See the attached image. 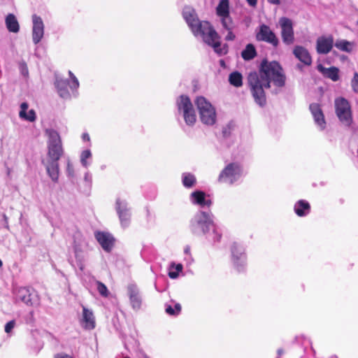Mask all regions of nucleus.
I'll list each match as a JSON object with an SVG mask.
<instances>
[{
    "label": "nucleus",
    "mask_w": 358,
    "mask_h": 358,
    "mask_svg": "<svg viewBox=\"0 0 358 358\" xmlns=\"http://www.w3.org/2000/svg\"><path fill=\"white\" fill-rule=\"evenodd\" d=\"M248 79L255 101L261 107L266 103L264 88L270 87L271 80L278 87L284 86L285 83L282 69L277 62L263 61L259 72L250 73Z\"/></svg>",
    "instance_id": "obj_1"
},
{
    "label": "nucleus",
    "mask_w": 358,
    "mask_h": 358,
    "mask_svg": "<svg viewBox=\"0 0 358 358\" xmlns=\"http://www.w3.org/2000/svg\"><path fill=\"white\" fill-rule=\"evenodd\" d=\"M182 16L194 36L201 37L203 42L213 47L219 55L227 53L226 48L220 47V36L217 31L208 22L199 20L193 8L185 6L182 10Z\"/></svg>",
    "instance_id": "obj_2"
},
{
    "label": "nucleus",
    "mask_w": 358,
    "mask_h": 358,
    "mask_svg": "<svg viewBox=\"0 0 358 358\" xmlns=\"http://www.w3.org/2000/svg\"><path fill=\"white\" fill-rule=\"evenodd\" d=\"M189 229L195 236H206L213 243L220 242L222 234L213 222V214L210 211L199 210L191 218Z\"/></svg>",
    "instance_id": "obj_3"
},
{
    "label": "nucleus",
    "mask_w": 358,
    "mask_h": 358,
    "mask_svg": "<svg viewBox=\"0 0 358 358\" xmlns=\"http://www.w3.org/2000/svg\"><path fill=\"white\" fill-rule=\"evenodd\" d=\"M177 119L182 118L185 124L189 127L194 125L196 121V112L189 97L182 94L176 100Z\"/></svg>",
    "instance_id": "obj_4"
},
{
    "label": "nucleus",
    "mask_w": 358,
    "mask_h": 358,
    "mask_svg": "<svg viewBox=\"0 0 358 358\" xmlns=\"http://www.w3.org/2000/svg\"><path fill=\"white\" fill-rule=\"evenodd\" d=\"M200 119L203 124L212 126L216 122L217 114L215 107L203 96L195 100Z\"/></svg>",
    "instance_id": "obj_5"
},
{
    "label": "nucleus",
    "mask_w": 358,
    "mask_h": 358,
    "mask_svg": "<svg viewBox=\"0 0 358 358\" xmlns=\"http://www.w3.org/2000/svg\"><path fill=\"white\" fill-rule=\"evenodd\" d=\"M45 134L48 138V154L45 159L59 160L64 152L59 134L52 129H46Z\"/></svg>",
    "instance_id": "obj_6"
},
{
    "label": "nucleus",
    "mask_w": 358,
    "mask_h": 358,
    "mask_svg": "<svg viewBox=\"0 0 358 358\" xmlns=\"http://www.w3.org/2000/svg\"><path fill=\"white\" fill-rule=\"evenodd\" d=\"M69 80H64L63 78L57 77L55 80V87L59 96L63 99H69L71 94L68 90V87L72 91V93L76 95L77 90L79 87V82L75 75L71 71H69Z\"/></svg>",
    "instance_id": "obj_7"
},
{
    "label": "nucleus",
    "mask_w": 358,
    "mask_h": 358,
    "mask_svg": "<svg viewBox=\"0 0 358 358\" xmlns=\"http://www.w3.org/2000/svg\"><path fill=\"white\" fill-rule=\"evenodd\" d=\"M242 168L238 163H230L220 172L218 176L220 182L232 185L242 176Z\"/></svg>",
    "instance_id": "obj_8"
},
{
    "label": "nucleus",
    "mask_w": 358,
    "mask_h": 358,
    "mask_svg": "<svg viewBox=\"0 0 358 358\" xmlns=\"http://www.w3.org/2000/svg\"><path fill=\"white\" fill-rule=\"evenodd\" d=\"M15 303H23L26 306H33L38 303V297L36 292L31 288L20 287L13 292Z\"/></svg>",
    "instance_id": "obj_9"
},
{
    "label": "nucleus",
    "mask_w": 358,
    "mask_h": 358,
    "mask_svg": "<svg viewBox=\"0 0 358 358\" xmlns=\"http://www.w3.org/2000/svg\"><path fill=\"white\" fill-rule=\"evenodd\" d=\"M231 252L234 267L238 272L243 271L247 266V258L244 248L234 243L231 246Z\"/></svg>",
    "instance_id": "obj_10"
},
{
    "label": "nucleus",
    "mask_w": 358,
    "mask_h": 358,
    "mask_svg": "<svg viewBox=\"0 0 358 358\" xmlns=\"http://www.w3.org/2000/svg\"><path fill=\"white\" fill-rule=\"evenodd\" d=\"M335 109L340 121L350 125L352 122V114L349 102L344 98H337L335 100Z\"/></svg>",
    "instance_id": "obj_11"
},
{
    "label": "nucleus",
    "mask_w": 358,
    "mask_h": 358,
    "mask_svg": "<svg viewBox=\"0 0 358 358\" xmlns=\"http://www.w3.org/2000/svg\"><path fill=\"white\" fill-rule=\"evenodd\" d=\"M278 23L281 29L280 34L282 42L287 45L294 43V32L292 20L282 17L279 19Z\"/></svg>",
    "instance_id": "obj_12"
},
{
    "label": "nucleus",
    "mask_w": 358,
    "mask_h": 358,
    "mask_svg": "<svg viewBox=\"0 0 358 358\" xmlns=\"http://www.w3.org/2000/svg\"><path fill=\"white\" fill-rule=\"evenodd\" d=\"M127 294L131 308L135 311L139 310L142 307L143 301L138 287L134 283L129 284L127 287Z\"/></svg>",
    "instance_id": "obj_13"
},
{
    "label": "nucleus",
    "mask_w": 358,
    "mask_h": 358,
    "mask_svg": "<svg viewBox=\"0 0 358 358\" xmlns=\"http://www.w3.org/2000/svg\"><path fill=\"white\" fill-rule=\"evenodd\" d=\"M115 210L121 226L123 228L129 227L131 221V213L128 203L125 200L117 198L115 202Z\"/></svg>",
    "instance_id": "obj_14"
},
{
    "label": "nucleus",
    "mask_w": 358,
    "mask_h": 358,
    "mask_svg": "<svg viewBox=\"0 0 358 358\" xmlns=\"http://www.w3.org/2000/svg\"><path fill=\"white\" fill-rule=\"evenodd\" d=\"M256 38L259 41H264L277 47L279 43L278 38L271 28L264 24H261L256 34Z\"/></svg>",
    "instance_id": "obj_15"
},
{
    "label": "nucleus",
    "mask_w": 358,
    "mask_h": 358,
    "mask_svg": "<svg viewBox=\"0 0 358 358\" xmlns=\"http://www.w3.org/2000/svg\"><path fill=\"white\" fill-rule=\"evenodd\" d=\"M334 45V41L332 35L322 36L317 38L316 51L319 55H327L331 51Z\"/></svg>",
    "instance_id": "obj_16"
},
{
    "label": "nucleus",
    "mask_w": 358,
    "mask_h": 358,
    "mask_svg": "<svg viewBox=\"0 0 358 358\" xmlns=\"http://www.w3.org/2000/svg\"><path fill=\"white\" fill-rule=\"evenodd\" d=\"M42 164L45 166L48 176L52 182H57L59 177V160L43 159Z\"/></svg>",
    "instance_id": "obj_17"
},
{
    "label": "nucleus",
    "mask_w": 358,
    "mask_h": 358,
    "mask_svg": "<svg viewBox=\"0 0 358 358\" xmlns=\"http://www.w3.org/2000/svg\"><path fill=\"white\" fill-rule=\"evenodd\" d=\"M32 41L38 44L44 35V24L41 17L34 15L32 16Z\"/></svg>",
    "instance_id": "obj_18"
},
{
    "label": "nucleus",
    "mask_w": 358,
    "mask_h": 358,
    "mask_svg": "<svg viewBox=\"0 0 358 358\" xmlns=\"http://www.w3.org/2000/svg\"><path fill=\"white\" fill-rule=\"evenodd\" d=\"M94 236L98 243L105 251L110 252L112 250L115 240L110 234L104 231H96Z\"/></svg>",
    "instance_id": "obj_19"
},
{
    "label": "nucleus",
    "mask_w": 358,
    "mask_h": 358,
    "mask_svg": "<svg viewBox=\"0 0 358 358\" xmlns=\"http://www.w3.org/2000/svg\"><path fill=\"white\" fill-rule=\"evenodd\" d=\"M293 55L305 66H310L313 60L308 50L301 45H296L293 49Z\"/></svg>",
    "instance_id": "obj_20"
},
{
    "label": "nucleus",
    "mask_w": 358,
    "mask_h": 358,
    "mask_svg": "<svg viewBox=\"0 0 358 358\" xmlns=\"http://www.w3.org/2000/svg\"><path fill=\"white\" fill-rule=\"evenodd\" d=\"M310 110L313 116L315 124L321 130L324 129L326 126V122L322 110L317 103H312L310 105Z\"/></svg>",
    "instance_id": "obj_21"
},
{
    "label": "nucleus",
    "mask_w": 358,
    "mask_h": 358,
    "mask_svg": "<svg viewBox=\"0 0 358 358\" xmlns=\"http://www.w3.org/2000/svg\"><path fill=\"white\" fill-rule=\"evenodd\" d=\"M190 201L194 204L198 205L201 207L210 206L212 202L210 199H207L206 194L202 191H194L189 196Z\"/></svg>",
    "instance_id": "obj_22"
},
{
    "label": "nucleus",
    "mask_w": 358,
    "mask_h": 358,
    "mask_svg": "<svg viewBox=\"0 0 358 358\" xmlns=\"http://www.w3.org/2000/svg\"><path fill=\"white\" fill-rule=\"evenodd\" d=\"M82 323L85 329H92L95 327V321L93 312L83 306Z\"/></svg>",
    "instance_id": "obj_23"
},
{
    "label": "nucleus",
    "mask_w": 358,
    "mask_h": 358,
    "mask_svg": "<svg viewBox=\"0 0 358 358\" xmlns=\"http://www.w3.org/2000/svg\"><path fill=\"white\" fill-rule=\"evenodd\" d=\"M317 70L323 74L325 77L331 79L333 81H337L339 79L338 69L335 66L326 68L322 64L317 66Z\"/></svg>",
    "instance_id": "obj_24"
},
{
    "label": "nucleus",
    "mask_w": 358,
    "mask_h": 358,
    "mask_svg": "<svg viewBox=\"0 0 358 358\" xmlns=\"http://www.w3.org/2000/svg\"><path fill=\"white\" fill-rule=\"evenodd\" d=\"M28 103L26 102H23L20 105V110L19 113V116L21 119L25 120L29 122H34L36 118V113L34 110L31 109L29 110L28 113H27V110L28 109Z\"/></svg>",
    "instance_id": "obj_25"
},
{
    "label": "nucleus",
    "mask_w": 358,
    "mask_h": 358,
    "mask_svg": "<svg viewBox=\"0 0 358 358\" xmlns=\"http://www.w3.org/2000/svg\"><path fill=\"white\" fill-rule=\"evenodd\" d=\"M294 209L298 216L303 217L310 213V206L308 201L299 200L295 203Z\"/></svg>",
    "instance_id": "obj_26"
},
{
    "label": "nucleus",
    "mask_w": 358,
    "mask_h": 358,
    "mask_svg": "<svg viewBox=\"0 0 358 358\" xmlns=\"http://www.w3.org/2000/svg\"><path fill=\"white\" fill-rule=\"evenodd\" d=\"M6 25L10 32L17 33L20 29L19 23L13 14H8L6 17Z\"/></svg>",
    "instance_id": "obj_27"
},
{
    "label": "nucleus",
    "mask_w": 358,
    "mask_h": 358,
    "mask_svg": "<svg viewBox=\"0 0 358 358\" xmlns=\"http://www.w3.org/2000/svg\"><path fill=\"white\" fill-rule=\"evenodd\" d=\"M334 45L339 50L346 52H350L354 48V43L348 41L345 39H338L334 43Z\"/></svg>",
    "instance_id": "obj_28"
},
{
    "label": "nucleus",
    "mask_w": 358,
    "mask_h": 358,
    "mask_svg": "<svg viewBox=\"0 0 358 358\" xmlns=\"http://www.w3.org/2000/svg\"><path fill=\"white\" fill-rule=\"evenodd\" d=\"M256 55V49L255 46L251 43L248 44L245 48L241 52V57L245 61H249L254 59Z\"/></svg>",
    "instance_id": "obj_29"
},
{
    "label": "nucleus",
    "mask_w": 358,
    "mask_h": 358,
    "mask_svg": "<svg viewBox=\"0 0 358 358\" xmlns=\"http://www.w3.org/2000/svg\"><path fill=\"white\" fill-rule=\"evenodd\" d=\"M217 15L220 17L229 15V0H221L216 8Z\"/></svg>",
    "instance_id": "obj_30"
},
{
    "label": "nucleus",
    "mask_w": 358,
    "mask_h": 358,
    "mask_svg": "<svg viewBox=\"0 0 358 358\" xmlns=\"http://www.w3.org/2000/svg\"><path fill=\"white\" fill-rule=\"evenodd\" d=\"M92 154L90 150L87 149L81 152L80 155V161L81 165L87 169L92 163Z\"/></svg>",
    "instance_id": "obj_31"
},
{
    "label": "nucleus",
    "mask_w": 358,
    "mask_h": 358,
    "mask_svg": "<svg viewBox=\"0 0 358 358\" xmlns=\"http://www.w3.org/2000/svg\"><path fill=\"white\" fill-rule=\"evenodd\" d=\"M183 266L181 264H176L171 262L169 266V277L171 279H176L179 276V273L182 272Z\"/></svg>",
    "instance_id": "obj_32"
},
{
    "label": "nucleus",
    "mask_w": 358,
    "mask_h": 358,
    "mask_svg": "<svg viewBox=\"0 0 358 358\" xmlns=\"http://www.w3.org/2000/svg\"><path fill=\"white\" fill-rule=\"evenodd\" d=\"M182 185L187 188L194 187L196 182V177L191 173H183L182 174Z\"/></svg>",
    "instance_id": "obj_33"
},
{
    "label": "nucleus",
    "mask_w": 358,
    "mask_h": 358,
    "mask_svg": "<svg viewBox=\"0 0 358 358\" xmlns=\"http://www.w3.org/2000/svg\"><path fill=\"white\" fill-rule=\"evenodd\" d=\"M229 82L231 85L236 87H241L243 85V77L242 75L238 72L234 71L229 74Z\"/></svg>",
    "instance_id": "obj_34"
},
{
    "label": "nucleus",
    "mask_w": 358,
    "mask_h": 358,
    "mask_svg": "<svg viewBox=\"0 0 358 358\" xmlns=\"http://www.w3.org/2000/svg\"><path fill=\"white\" fill-rule=\"evenodd\" d=\"M221 22L223 28L225 29L226 30H233L234 29V23L231 17L229 16V15L221 17Z\"/></svg>",
    "instance_id": "obj_35"
},
{
    "label": "nucleus",
    "mask_w": 358,
    "mask_h": 358,
    "mask_svg": "<svg viewBox=\"0 0 358 358\" xmlns=\"http://www.w3.org/2000/svg\"><path fill=\"white\" fill-rule=\"evenodd\" d=\"M96 289L99 293L104 297H107L109 294L107 287L100 281H96Z\"/></svg>",
    "instance_id": "obj_36"
},
{
    "label": "nucleus",
    "mask_w": 358,
    "mask_h": 358,
    "mask_svg": "<svg viewBox=\"0 0 358 358\" xmlns=\"http://www.w3.org/2000/svg\"><path fill=\"white\" fill-rule=\"evenodd\" d=\"M66 176L70 178H72L75 176L73 165L69 159H68L66 162Z\"/></svg>",
    "instance_id": "obj_37"
},
{
    "label": "nucleus",
    "mask_w": 358,
    "mask_h": 358,
    "mask_svg": "<svg viewBox=\"0 0 358 358\" xmlns=\"http://www.w3.org/2000/svg\"><path fill=\"white\" fill-rule=\"evenodd\" d=\"M351 86L353 91L358 93V73L355 72L351 80Z\"/></svg>",
    "instance_id": "obj_38"
},
{
    "label": "nucleus",
    "mask_w": 358,
    "mask_h": 358,
    "mask_svg": "<svg viewBox=\"0 0 358 358\" xmlns=\"http://www.w3.org/2000/svg\"><path fill=\"white\" fill-rule=\"evenodd\" d=\"M19 69L21 74L27 77L29 74V70L27 64L24 62H21L19 64Z\"/></svg>",
    "instance_id": "obj_39"
},
{
    "label": "nucleus",
    "mask_w": 358,
    "mask_h": 358,
    "mask_svg": "<svg viewBox=\"0 0 358 358\" xmlns=\"http://www.w3.org/2000/svg\"><path fill=\"white\" fill-rule=\"evenodd\" d=\"M84 181L86 185L90 187L92 183V176L89 171H86L84 175Z\"/></svg>",
    "instance_id": "obj_40"
},
{
    "label": "nucleus",
    "mask_w": 358,
    "mask_h": 358,
    "mask_svg": "<svg viewBox=\"0 0 358 358\" xmlns=\"http://www.w3.org/2000/svg\"><path fill=\"white\" fill-rule=\"evenodd\" d=\"M15 326V320H10L8 322H7L5 325V331L7 334H9L11 332V331L13 329V328Z\"/></svg>",
    "instance_id": "obj_41"
},
{
    "label": "nucleus",
    "mask_w": 358,
    "mask_h": 358,
    "mask_svg": "<svg viewBox=\"0 0 358 358\" xmlns=\"http://www.w3.org/2000/svg\"><path fill=\"white\" fill-rule=\"evenodd\" d=\"M165 310H166V313L170 315H176L175 309H174V306L173 307V306L171 304H166L165 305Z\"/></svg>",
    "instance_id": "obj_42"
},
{
    "label": "nucleus",
    "mask_w": 358,
    "mask_h": 358,
    "mask_svg": "<svg viewBox=\"0 0 358 358\" xmlns=\"http://www.w3.org/2000/svg\"><path fill=\"white\" fill-rule=\"evenodd\" d=\"M227 34L225 36L226 41H234L236 38L235 34L233 33V30L227 29Z\"/></svg>",
    "instance_id": "obj_43"
},
{
    "label": "nucleus",
    "mask_w": 358,
    "mask_h": 358,
    "mask_svg": "<svg viewBox=\"0 0 358 358\" xmlns=\"http://www.w3.org/2000/svg\"><path fill=\"white\" fill-rule=\"evenodd\" d=\"M176 315H178L181 311V306L179 303H174L173 304Z\"/></svg>",
    "instance_id": "obj_44"
},
{
    "label": "nucleus",
    "mask_w": 358,
    "mask_h": 358,
    "mask_svg": "<svg viewBox=\"0 0 358 358\" xmlns=\"http://www.w3.org/2000/svg\"><path fill=\"white\" fill-rule=\"evenodd\" d=\"M55 358H73V357L69 355L60 353V354H57L55 356Z\"/></svg>",
    "instance_id": "obj_45"
},
{
    "label": "nucleus",
    "mask_w": 358,
    "mask_h": 358,
    "mask_svg": "<svg viewBox=\"0 0 358 358\" xmlns=\"http://www.w3.org/2000/svg\"><path fill=\"white\" fill-rule=\"evenodd\" d=\"M246 1H247L248 3L250 6H252V7L256 6L257 3V0H246Z\"/></svg>",
    "instance_id": "obj_46"
},
{
    "label": "nucleus",
    "mask_w": 358,
    "mask_h": 358,
    "mask_svg": "<svg viewBox=\"0 0 358 358\" xmlns=\"http://www.w3.org/2000/svg\"><path fill=\"white\" fill-rule=\"evenodd\" d=\"M82 138L85 141H90V136H89V134L87 133L83 134Z\"/></svg>",
    "instance_id": "obj_47"
},
{
    "label": "nucleus",
    "mask_w": 358,
    "mask_h": 358,
    "mask_svg": "<svg viewBox=\"0 0 358 358\" xmlns=\"http://www.w3.org/2000/svg\"><path fill=\"white\" fill-rule=\"evenodd\" d=\"M268 3L273 5H279L280 4V0H267Z\"/></svg>",
    "instance_id": "obj_48"
},
{
    "label": "nucleus",
    "mask_w": 358,
    "mask_h": 358,
    "mask_svg": "<svg viewBox=\"0 0 358 358\" xmlns=\"http://www.w3.org/2000/svg\"><path fill=\"white\" fill-rule=\"evenodd\" d=\"M184 252H185L186 256L191 255V254H190V248L189 246H186L185 250H184Z\"/></svg>",
    "instance_id": "obj_49"
},
{
    "label": "nucleus",
    "mask_w": 358,
    "mask_h": 358,
    "mask_svg": "<svg viewBox=\"0 0 358 358\" xmlns=\"http://www.w3.org/2000/svg\"><path fill=\"white\" fill-rule=\"evenodd\" d=\"M185 260L187 261V262L189 264H191L192 263V262H193V258H192V255L186 256Z\"/></svg>",
    "instance_id": "obj_50"
},
{
    "label": "nucleus",
    "mask_w": 358,
    "mask_h": 358,
    "mask_svg": "<svg viewBox=\"0 0 358 358\" xmlns=\"http://www.w3.org/2000/svg\"><path fill=\"white\" fill-rule=\"evenodd\" d=\"M79 268L81 270V271H83L84 269V264L82 263V262H80L78 264Z\"/></svg>",
    "instance_id": "obj_51"
},
{
    "label": "nucleus",
    "mask_w": 358,
    "mask_h": 358,
    "mask_svg": "<svg viewBox=\"0 0 358 358\" xmlns=\"http://www.w3.org/2000/svg\"><path fill=\"white\" fill-rule=\"evenodd\" d=\"M3 220H4L5 222H6V227H8V217H7V216L5 214L3 215Z\"/></svg>",
    "instance_id": "obj_52"
},
{
    "label": "nucleus",
    "mask_w": 358,
    "mask_h": 358,
    "mask_svg": "<svg viewBox=\"0 0 358 358\" xmlns=\"http://www.w3.org/2000/svg\"><path fill=\"white\" fill-rule=\"evenodd\" d=\"M282 352H282V350H281V349H279V350H278V355H279V356H281V355H282Z\"/></svg>",
    "instance_id": "obj_53"
},
{
    "label": "nucleus",
    "mask_w": 358,
    "mask_h": 358,
    "mask_svg": "<svg viewBox=\"0 0 358 358\" xmlns=\"http://www.w3.org/2000/svg\"><path fill=\"white\" fill-rule=\"evenodd\" d=\"M297 68H298V69H301V66L300 64H298V65H297Z\"/></svg>",
    "instance_id": "obj_54"
},
{
    "label": "nucleus",
    "mask_w": 358,
    "mask_h": 358,
    "mask_svg": "<svg viewBox=\"0 0 358 358\" xmlns=\"http://www.w3.org/2000/svg\"><path fill=\"white\" fill-rule=\"evenodd\" d=\"M2 266V262L1 260L0 259V267Z\"/></svg>",
    "instance_id": "obj_55"
},
{
    "label": "nucleus",
    "mask_w": 358,
    "mask_h": 358,
    "mask_svg": "<svg viewBox=\"0 0 358 358\" xmlns=\"http://www.w3.org/2000/svg\"><path fill=\"white\" fill-rule=\"evenodd\" d=\"M30 315H31V316H33V312L32 311L30 312Z\"/></svg>",
    "instance_id": "obj_56"
},
{
    "label": "nucleus",
    "mask_w": 358,
    "mask_h": 358,
    "mask_svg": "<svg viewBox=\"0 0 358 358\" xmlns=\"http://www.w3.org/2000/svg\"><path fill=\"white\" fill-rule=\"evenodd\" d=\"M331 358H337L336 357H332Z\"/></svg>",
    "instance_id": "obj_57"
},
{
    "label": "nucleus",
    "mask_w": 358,
    "mask_h": 358,
    "mask_svg": "<svg viewBox=\"0 0 358 358\" xmlns=\"http://www.w3.org/2000/svg\"><path fill=\"white\" fill-rule=\"evenodd\" d=\"M124 358H129V357H124Z\"/></svg>",
    "instance_id": "obj_58"
},
{
    "label": "nucleus",
    "mask_w": 358,
    "mask_h": 358,
    "mask_svg": "<svg viewBox=\"0 0 358 358\" xmlns=\"http://www.w3.org/2000/svg\"><path fill=\"white\" fill-rule=\"evenodd\" d=\"M357 24H358V20H357Z\"/></svg>",
    "instance_id": "obj_59"
}]
</instances>
